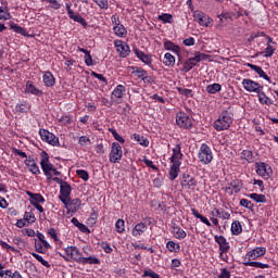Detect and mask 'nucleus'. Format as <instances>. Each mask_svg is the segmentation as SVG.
I'll return each mask as SVG.
<instances>
[{"instance_id":"8","label":"nucleus","mask_w":278,"mask_h":278,"mask_svg":"<svg viewBox=\"0 0 278 278\" xmlns=\"http://www.w3.org/2000/svg\"><path fill=\"white\" fill-rule=\"evenodd\" d=\"M37 238L39 242L35 239V249L37 253H47L49 249H51V244L47 240H45V235L41 232H37Z\"/></svg>"},{"instance_id":"23","label":"nucleus","mask_w":278,"mask_h":278,"mask_svg":"<svg viewBox=\"0 0 278 278\" xmlns=\"http://www.w3.org/2000/svg\"><path fill=\"white\" fill-rule=\"evenodd\" d=\"M149 227L144 223H139L134 227L132 236L135 238H138L140 237L141 233H144V231H147Z\"/></svg>"},{"instance_id":"61","label":"nucleus","mask_w":278,"mask_h":278,"mask_svg":"<svg viewBox=\"0 0 278 278\" xmlns=\"http://www.w3.org/2000/svg\"><path fill=\"white\" fill-rule=\"evenodd\" d=\"M78 142L81 147H86L87 144H90V138H88L87 136H81Z\"/></svg>"},{"instance_id":"10","label":"nucleus","mask_w":278,"mask_h":278,"mask_svg":"<svg viewBox=\"0 0 278 278\" xmlns=\"http://www.w3.org/2000/svg\"><path fill=\"white\" fill-rule=\"evenodd\" d=\"M255 168H256L257 175H260L261 177H264V179H268L273 174V168L270 167V165L264 162L256 163Z\"/></svg>"},{"instance_id":"12","label":"nucleus","mask_w":278,"mask_h":278,"mask_svg":"<svg viewBox=\"0 0 278 278\" xmlns=\"http://www.w3.org/2000/svg\"><path fill=\"white\" fill-rule=\"evenodd\" d=\"M264 255H266V248L258 247L256 249H253L245 255L244 262H253V260H257V257H262Z\"/></svg>"},{"instance_id":"24","label":"nucleus","mask_w":278,"mask_h":278,"mask_svg":"<svg viewBox=\"0 0 278 278\" xmlns=\"http://www.w3.org/2000/svg\"><path fill=\"white\" fill-rule=\"evenodd\" d=\"M126 88L123 85H117L116 88L112 91L111 99H123V94H125Z\"/></svg>"},{"instance_id":"60","label":"nucleus","mask_w":278,"mask_h":278,"mask_svg":"<svg viewBox=\"0 0 278 278\" xmlns=\"http://www.w3.org/2000/svg\"><path fill=\"white\" fill-rule=\"evenodd\" d=\"M179 94H184L185 97H192V90L186 88H178Z\"/></svg>"},{"instance_id":"16","label":"nucleus","mask_w":278,"mask_h":278,"mask_svg":"<svg viewBox=\"0 0 278 278\" xmlns=\"http://www.w3.org/2000/svg\"><path fill=\"white\" fill-rule=\"evenodd\" d=\"M26 194L29 197V201L34 206L45 203V197H42L40 193H31V191H27Z\"/></svg>"},{"instance_id":"55","label":"nucleus","mask_w":278,"mask_h":278,"mask_svg":"<svg viewBox=\"0 0 278 278\" xmlns=\"http://www.w3.org/2000/svg\"><path fill=\"white\" fill-rule=\"evenodd\" d=\"M230 186L232 187V189L235 190L236 193L240 192V190H242V182L239 180H235L230 184Z\"/></svg>"},{"instance_id":"29","label":"nucleus","mask_w":278,"mask_h":278,"mask_svg":"<svg viewBox=\"0 0 278 278\" xmlns=\"http://www.w3.org/2000/svg\"><path fill=\"white\" fill-rule=\"evenodd\" d=\"M72 224L79 229L83 233H90V229L87 228L86 225L79 223V219L77 217L72 218Z\"/></svg>"},{"instance_id":"32","label":"nucleus","mask_w":278,"mask_h":278,"mask_svg":"<svg viewBox=\"0 0 278 278\" xmlns=\"http://www.w3.org/2000/svg\"><path fill=\"white\" fill-rule=\"evenodd\" d=\"M113 30L119 38H125V36H127V28H125L123 24L114 26Z\"/></svg>"},{"instance_id":"3","label":"nucleus","mask_w":278,"mask_h":278,"mask_svg":"<svg viewBox=\"0 0 278 278\" xmlns=\"http://www.w3.org/2000/svg\"><path fill=\"white\" fill-rule=\"evenodd\" d=\"M40 166L42 168L43 175H46L47 180L51 181L52 179V170H53V164L49 162V154L45 151L41 152V161Z\"/></svg>"},{"instance_id":"52","label":"nucleus","mask_w":278,"mask_h":278,"mask_svg":"<svg viewBox=\"0 0 278 278\" xmlns=\"http://www.w3.org/2000/svg\"><path fill=\"white\" fill-rule=\"evenodd\" d=\"M240 205H242V207H245L247 210H250L251 212H253L254 205L248 199H241Z\"/></svg>"},{"instance_id":"49","label":"nucleus","mask_w":278,"mask_h":278,"mask_svg":"<svg viewBox=\"0 0 278 278\" xmlns=\"http://www.w3.org/2000/svg\"><path fill=\"white\" fill-rule=\"evenodd\" d=\"M115 229H116L117 233H123V231H125V220L118 219L115 223Z\"/></svg>"},{"instance_id":"63","label":"nucleus","mask_w":278,"mask_h":278,"mask_svg":"<svg viewBox=\"0 0 278 278\" xmlns=\"http://www.w3.org/2000/svg\"><path fill=\"white\" fill-rule=\"evenodd\" d=\"M242 155H243L244 160H247L248 162L250 160H253V152L252 151L243 150Z\"/></svg>"},{"instance_id":"6","label":"nucleus","mask_w":278,"mask_h":278,"mask_svg":"<svg viewBox=\"0 0 278 278\" xmlns=\"http://www.w3.org/2000/svg\"><path fill=\"white\" fill-rule=\"evenodd\" d=\"M73 188L71 185L65 181L60 186V195L59 199L62 201V203L65 205V207H68V201H71V192Z\"/></svg>"},{"instance_id":"21","label":"nucleus","mask_w":278,"mask_h":278,"mask_svg":"<svg viewBox=\"0 0 278 278\" xmlns=\"http://www.w3.org/2000/svg\"><path fill=\"white\" fill-rule=\"evenodd\" d=\"M179 166H181V162L172 163V166L169 168L170 181H175V178L179 177Z\"/></svg>"},{"instance_id":"50","label":"nucleus","mask_w":278,"mask_h":278,"mask_svg":"<svg viewBox=\"0 0 278 278\" xmlns=\"http://www.w3.org/2000/svg\"><path fill=\"white\" fill-rule=\"evenodd\" d=\"M132 73L139 77V79H142L147 75V71L140 68V67H132Z\"/></svg>"},{"instance_id":"43","label":"nucleus","mask_w":278,"mask_h":278,"mask_svg":"<svg viewBox=\"0 0 278 278\" xmlns=\"http://www.w3.org/2000/svg\"><path fill=\"white\" fill-rule=\"evenodd\" d=\"M216 216L218 218H222L223 220H229L231 218V214L229 212L219 211L218 208H215Z\"/></svg>"},{"instance_id":"37","label":"nucleus","mask_w":278,"mask_h":278,"mask_svg":"<svg viewBox=\"0 0 278 278\" xmlns=\"http://www.w3.org/2000/svg\"><path fill=\"white\" fill-rule=\"evenodd\" d=\"M258 101L263 105H273V100H270V98H268L264 91H260Z\"/></svg>"},{"instance_id":"2","label":"nucleus","mask_w":278,"mask_h":278,"mask_svg":"<svg viewBox=\"0 0 278 278\" xmlns=\"http://www.w3.org/2000/svg\"><path fill=\"white\" fill-rule=\"evenodd\" d=\"M198 159L202 164H212V160H214V154L212 153V149L206 143H202L199 150Z\"/></svg>"},{"instance_id":"31","label":"nucleus","mask_w":278,"mask_h":278,"mask_svg":"<svg viewBox=\"0 0 278 278\" xmlns=\"http://www.w3.org/2000/svg\"><path fill=\"white\" fill-rule=\"evenodd\" d=\"M135 54L144 64H151V56H149V54H146L144 52H142V51L138 50V49H135Z\"/></svg>"},{"instance_id":"40","label":"nucleus","mask_w":278,"mask_h":278,"mask_svg":"<svg viewBox=\"0 0 278 278\" xmlns=\"http://www.w3.org/2000/svg\"><path fill=\"white\" fill-rule=\"evenodd\" d=\"M70 17L72 18V21H75V23H79L83 27H88V22H86V20L81 17V15L74 13L70 15Z\"/></svg>"},{"instance_id":"9","label":"nucleus","mask_w":278,"mask_h":278,"mask_svg":"<svg viewBox=\"0 0 278 278\" xmlns=\"http://www.w3.org/2000/svg\"><path fill=\"white\" fill-rule=\"evenodd\" d=\"M39 135L41 137V140H45V142H48V144H51L52 147H56L58 144H60V139L55 135H53V132L40 129Z\"/></svg>"},{"instance_id":"28","label":"nucleus","mask_w":278,"mask_h":278,"mask_svg":"<svg viewBox=\"0 0 278 278\" xmlns=\"http://www.w3.org/2000/svg\"><path fill=\"white\" fill-rule=\"evenodd\" d=\"M131 140H135L141 147H149V139L144 138V136H140L138 134H134V135H131Z\"/></svg>"},{"instance_id":"56","label":"nucleus","mask_w":278,"mask_h":278,"mask_svg":"<svg viewBox=\"0 0 278 278\" xmlns=\"http://www.w3.org/2000/svg\"><path fill=\"white\" fill-rule=\"evenodd\" d=\"M174 235L176 236V238L178 239H184L186 238V232L184 229L181 228H174Z\"/></svg>"},{"instance_id":"34","label":"nucleus","mask_w":278,"mask_h":278,"mask_svg":"<svg viewBox=\"0 0 278 278\" xmlns=\"http://www.w3.org/2000/svg\"><path fill=\"white\" fill-rule=\"evenodd\" d=\"M20 274L21 273H18L17 270H15L14 273L10 269L1 270L0 278H18Z\"/></svg>"},{"instance_id":"54","label":"nucleus","mask_w":278,"mask_h":278,"mask_svg":"<svg viewBox=\"0 0 278 278\" xmlns=\"http://www.w3.org/2000/svg\"><path fill=\"white\" fill-rule=\"evenodd\" d=\"M24 220H26V223H36V216L31 212H26L24 214Z\"/></svg>"},{"instance_id":"33","label":"nucleus","mask_w":278,"mask_h":278,"mask_svg":"<svg viewBox=\"0 0 278 278\" xmlns=\"http://www.w3.org/2000/svg\"><path fill=\"white\" fill-rule=\"evenodd\" d=\"M10 27L13 29V31H15V34H21V36H29L27 35V29L18 26L14 22H10Z\"/></svg>"},{"instance_id":"17","label":"nucleus","mask_w":278,"mask_h":278,"mask_svg":"<svg viewBox=\"0 0 278 278\" xmlns=\"http://www.w3.org/2000/svg\"><path fill=\"white\" fill-rule=\"evenodd\" d=\"M24 164L29 167V170L33 173V175H40V168L38 167V164H36V161H34V157L28 156Z\"/></svg>"},{"instance_id":"36","label":"nucleus","mask_w":278,"mask_h":278,"mask_svg":"<svg viewBox=\"0 0 278 278\" xmlns=\"http://www.w3.org/2000/svg\"><path fill=\"white\" fill-rule=\"evenodd\" d=\"M244 266H252L253 268H270V265L261 262L244 261Z\"/></svg>"},{"instance_id":"22","label":"nucleus","mask_w":278,"mask_h":278,"mask_svg":"<svg viewBox=\"0 0 278 278\" xmlns=\"http://www.w3.org/2000/svg\"><path fill=\"white\" fill-rule=\"evenodd\" d=\"M79 207H81V200H79L77 198L72 200L70 198L66 210H68V212L75 213L79 210Z\"/></svg>"},{"instance_id":"53","label":"nucleus","mask_w":278,"mask_h":278,"mask_svg":"<svg viewBox=\"0 0 278 278\" xmlns=\"http://www.w3.org/2000/svg\"><path fill=\"white\" fill-rule=\"evenodd\" d=\"M91 77H96V79H99V81H103L104 86H108V79L103 74H98L97 72H91Z\"/></svg>"},{"instance_id":"14","label":"nucleus","mask_w":278,"mask_h":278,"mask_svg":"<svg viewBox=\"0 0 278 278\" xmlns=\"http://www.w3.org/2000/svg\"><path fill=\"white\" fill-rule=\"evenodd\" d=\"M180 184L182 188H186V190H194V188L197 187V180L189 174H182Z\"/></svg>"},{"instance_id":"62","label":"nucleus","mask_w":278,"mask_h":278,"mask_svg":"<svg viewBox=\"0 0 278 278\" xmlns=\"http://www.w3.org/2000/svg\"><path fill=\"white\" fill-rule=\"evenodd\" d=\"M29 110V105L27 104H20L16 106V111L21 112V114H25Z\"/></svg>"},{"instance_id":"59","label":"nucleus","mask_w":278,"mask_h":278,"mask_svg":"<svg viewBox=\"0 0 278 278\" xmlns=\"http://www.w3.org/2000/svg\"><path fill=\"white\" fill-rule=\"evenodd\" d=\"M0 247H2V249H5L8 252L12 251V253H16V248L8 244L4 241H0Z\"/></svg>"},{"instance_id":"57","label":"nucleus","mask_w":278,"mask_h":278,"mask_svg":"<svg viewBox=\"0 0 278 278\" xmlns=\"http://www.w3.org/2000/svg\"><path fill=\"white\" fill-rule=\"evenodd\" d=\"M142 277L160 278L159 274L152 269L144 270Z\"/></svg>"},{"instance_id":"30","label":"nucleus","mask_w":278,"mask_h":278,"mask_svg":"<svg viewBox=\"0 0 278 278\" xmlns=\"http://www.w3.org/2000/svg\"><path fill=\"white\" fill-rule=\"evenodd\" d=\"M26 92H29L30 94H36V97H40V94H42V91L36 88V86L31 84V81L26 83Z\"/></svg>"},{"instance_id":"41","label":"nucleus","mask_w":278,"mask_h":278,"mask_svg":"<svg viewBox=\"0 0 278 278\" xmlns=\"http://www.w3.org/2000/svg\"><path fill=\"white\" fill-rule=\"evenodd\" d=\"M163 64L165 66H175V58L170 53H165Z\"/></svg>"},{"instance_id":"7","label":"nucleus","mask_w":278,"mask_h":278,"mask_svg":"<svg viewBox=\"0 0 278 278\" xmlns=\"http://www.w3.org/2000/svg\"><path fill=\"white\" fill-rule=\"evenodd\" d=\"M242 86L247 92H256V94H260L264 88L262 85H260V83L249 78H244L242 80Z\"/></svg>"},{"instance_id":"15","label":"nucleus","mask_w":278,"mask_h":278,"mask_svg":"<svg viewBox=\"0 0 278 278\" xmlns=\"http://www.w3.org/2000/svg\"><path fill=\"white\" fill-rule=\"evenodd\" d=\"M114 45L117 49V53H119L121 58H127V55H129L130 50H129V46L127 45V42H124L122 40H115Z\"/></svg>"},{"instance_id":"47","label":"nucleus","mask_w":278,"mask_h":278,"mask_svg":"<svg viewBox=\"0 0 278 278\" xmlns=\"http://www.w3.org/2000/svg\"><path fill=\"white\" fill-rule=\"evenodd\" d=\"M12 18V15L8 10L5 11L2 7H0V21H10Z\"/></svg>"},{"instance_id":"26","label":"nucleus","mask_w":278,"mask_h":278,"mask_svg":"<svg viewBox=\"0 0 278 278\" xmlns=\"http://www.w3.org/2000/svg\"><path fill=\"white\" fill-rule=\"evenodd\" d=\"M197 64H199L197 59L194 56L190 58L187 62H185L182 71L185 73H189V71H192V68H194V66H197Z\"/></svg>"},{"instance_id":"18","label":"nucleus","mask_w":278,"mask_h":278,"mask_svg":"<svg viewBox=\"0 0 278 278\" xmlns=\"http://www.w3.org/2000/svg\"><path fill=\"white\" fill-rule=\"evenodd\" d=\"M247 66L249 68H251L252 71H254L255 73H257V75L260 77H262L266 81H269V84H270V77L268 75H266V72H264V70H262L261 66H257V65H254V64H251V63H247Z\"/></svg>"},{"instance_id":"44","label":"nucleus","mask_w":278,"mask_h":278,"mask_svg":"<svg viewBox=\"0 0 278 278\" xmlns=\"http://www.w3.org/2000/svg\"><path fill=\"white\" fill-rule=\"evenodd\" d=\"M166 247L172 253H177V251H180L181 249V245H179V243H175V241H168Z\"/></svg>"},{"instance_id":"19","label":"nucleus","mask_w":278,"mask_h":278,"mask_svg":"<svg viewBox=\"0 0 278 278\" xmlns=\"http://www.w3.org/2000/svg\"><path fill=\"white\" fill-rule=\"evenodd\" d=\"M215 242L219 244V250L222 253H227L229 251V242H227V239L223 236H215Z\"/></svg>"},{"instance_id":"13","label":"nucleus","mask_w":278,"mask_h":278,"mask_svg":"<svg viewBox=\"0 0 278 278\" xmlns=\"http://www.w3.org/2000/svg\"><path fill=\"white\" fill-rule=\"evenodd\" d=\"M193 18L197 23H199V25H201L202 27H210V25L212 24V18H210V16L205 15L203 12L201 11H197L193 14Z\"/></svg>"},{"instance_id":"1","label":"nucleus","mask_w":278,"mask_h":278,"mask_svg":"<svg viewBox=\"0 0 278 278\" xmlns=\"http://www.w3.org/2000/svg\"><path fill=\"white\" fill-rule=\"evenodd\" d=\"M231 123H233V113L231 111L225 110L214 122V129H216V131H225V129L231 127Z\"/></svg>"},{"instance_id":"46","label":"nucleus","mask_w":278,"mask_h":278,"mask_svg":"<svg viewBox=\"0 0 278 278\" xmlns=\"http://www.w3.org/2000/svg\"><path fill=\"white\" fill-rule=\"evenodd\" d=\"M109 131L112 134L113 138L117 140V142H121V144H125V139L121 135H118L116 129L110 128Z\"/></svg>"},{"instance_id":"11","label":"nucleus","mask_w":278,"mask_h":278,"mask_svg":"<svg viewBox=\"0 0 278 278\" xmlns=\"http://www.w3.org/2000/svg\"><path fill=\"white\" fill-rule=\"evenodd\" d=\"M65 253L68 257H71V260H73L77 264H79V262H81L83 254L79 251V248H77L75 245L67 247L65 249Z\"/></svg>"},{"instance_id":"64","label":"nucleus","mask_w":278,"mask_h":278,"mask_svg":"<svg viewBox=\"0 0 278 278\" xmlns=\"http://www.w3.org/2000/svg\"><path fill=\"white\" fill-rule=\"evenodd\" d=\"M219 278H231V271L227 268H223Z\"/></svg>"},{"instance_id":"35","label":"nucleus","mask_w":278,"mask_h":278,"mask_svg":"<svg viewBox=\"0 0 278 278\" xmlns=\"http://www.w3.org/2000/svg\"><path fill=\"white\" fill-rule=\"evenodd\" d=\"M231 233H232V236H240V233H242V224H240V222L235 220L232 223Z\"/></svg>"},{"instance_id":"42","label":"nucleus","mask_w":278,"mask_h":278,"mask_svg":"<svg viewBox=\"0 0 278 278\" xmlns=\"http://www.w3.org/2000/svg\"><path fill=\"white\" fill-rule=\"evenodd\" d=\"M249 197L256 203H266V195L264 194L251 193Z\"/></svg>"},{"instance_id":"48","label":"nucleus","mask_w":278,"mask_h":278,"mask_svg":"<svg viewBox=\"0 0 278 278\" xmlns=\"http://www.w3.org/2000/svg\"><path fill=\"white\" fill-rule=\"evenodd\" d=\"M159 21H162L163 23H173V15L168 13H163L159 15Z\"/></svg>"},{"instance_id":"4","label":"nucleus","mask_w":278,"mask_h":278,"mask_svg":"<svg viewBox=\"0 0 278 278\" xmlns=\"http://www.w3.org/2000/svg\"><path fill=\"white\" fill-rule=\"evenodd\" d=\"M109 160L111 164H118L123 160V147L121 143L113 142L111 146V152L109 154Z\"/></svg>"},{"instance_id":"45","label":"nucleus","mask_w":278,"mask_h":278,"mask_svg":"<svg viewBox=\"0 0 278 278\" xmlns=\"http://www.w3.org/2000/svg\"><path fill=\"white\" fill-rule=\"evenodd\" d=\"M33 257H35V260H37V262H40V264H42V266H46V268H51V264H49V262L45 261V258H42V256H40L39 254H36V252L31 253Z\"/></svg>"},{"instance_id":"39","label":"nucleus","mask_w":278,"mask_h":278,"mask_svg":"<svg viewBox=\"0 0 278 278\" xmlns=\"http://www.w3.org/2000/svg\"><path fill=\"white\" fill-rule=\"evenodd\" d=\"M222 86L220 84H212L206 86V92H208V94H216V92H220Z\"/></svg>"},{"instance_id":"25","label":"nucleus","mask_w":278,"mask_h":278,"mask_svg":"<svg viewBox=\"0 0 278 278\" xmlns=\"http://www.w3.org/2000/svg\"><path fill=\"white\" fill-rule=\"evenodd\" d=\"M43 84L48 88L55 86V77H53V74H51V72H46L43 74Z\"/></svg>"},{"instance_id":"38","label":"nucleus","mask_w":278,"mask_h":278,"mask_svg":"<svg viewBox=\"0 0 278 278\" xmlns=\"http://www.w3.org/2000/svg\"><path fill=\"white\" fill-rule=\"evenodd\" d=\"M79 264H101V261L94 256H81Z\"/></svg>"},{"instance_id":"27","label":"nucleus","mask_w":278,"mask_h":278,"mask_svg":"<svg viewBox=\"0 0 278 278\" xmlns=\"http://www.w3.org/2000/svg\"><path fill=\"white\" fill-rule=\"evenodd\" d=\"M164 49H166V51H173L174 53H177V55H179V52L181 51V48H179V46L175 45L173 41H165Z\"/></svg>"},{"instance_id":"51","label":"nucleus","mask_w":278,"mask_h":278,"mask_svg":"<svg viewBox=\"0 0 278 278\" xmlns=\"http://www.w3.org/2000/svg\"><path fill=\"white\" fill-rule=\"evenodd\" d=\"M76 175H78L83 181H88V179H90V175L85 169L76 170Z\"/></svg>"},{"instance_id":"20","label":"nucleus","mask_w":278,"mask_h":278,"mask_svg":"<svg viewBox=\"0 0 278 278\" xmlns=\"http://www.w3.org/2000/svg\"><path fill=\"white\" fill-rule=\"evenodd\" d=\"M184 157V154L181 153V144H176V147L173 149V155L170 157L172 164H175V162H181Z\"/></svg>"},{"instance_id":"5","label":"nucleus","mask_w":278,"mask_h":278,"mask_svg":"<svg viewBox=\"0 0 278 278\" xmlns=\"http://www.w3.org/2000/svg\"><path fill=\"white\" fill-rule=\"evenodd\" d=\"M176 124L180 129H191L192 128V119L190 118V115H188L186 112H179L176 115Z\"/></svg>"},{"instance_id":"58","label":"nucleus","mask_w":278,"mask_h":278,"mask_svg":"<svg viewBox=\"0 0 278 278\" xmlns=\"http://www.w3.org/2000/svg\"><path fill=\"white\" fill-rule=\"evenodd\" d=\"M273 53H275V48L270 46V43H267V48L265 49V58H273Z\"/></svg>"}]
</instances>
